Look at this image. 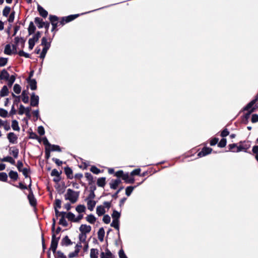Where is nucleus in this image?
I'll use <instances>...</instances> for the list:
<instances>
[{
	"instance_id": "9b49d317",
	"label": "nucleus",
	"mask_w": 258,
	"mask_h": 258,
	"mask_svg": "<svg viewBox=\"0 0 258 258\" xmlns=\"http://www.w3.org/2000/svg\"><path fill=\"white\" fill-rule=\"evenodd\" d=\"M121 180L119 178L112 180L110 182V188L113 189H115L118 185L121 183Z\"/></svg>"
},
{
	"instance_id": "f03ea898",
	"label": "nucleus",
	"mask_w": 258,
	"mask_h": 258,
	"mask_svg": "<svg viewBox=\"0 0 258 258\" xmlns=\"http://www.w3.org/2000/svg\"><path fill=\"white\" fill-rule=\"evenodd\" d=\"M59 239V237H56L55 234L52 233L50 249L52 251L53 254H55V253L56 252V250L57 247Z\"/></svg>"
},
{
	"instance_id": "864d4df0",
	"label": "nucleus",
	"mask_w": 258,
	"mask_h": 258,
	"mask_svg": "<svg viewBox=\"0 0 258 258\" xmlns=\"http://www.w3.org/2000/svg\"><path fill=\"white\" fill-rule=\"evenodd\" d=\"M8 59L4 57H0V67H4L7 63Z\"/></svg>"
},
{
	"instance_id": "bf43d9fd",
	"label": "nucleus",
	"mask_w": 258,
	"mask_h": 258,
	"mask_svg": "<svg viewBox=\"0 0 258 258\" xmlns=\"http://www.w3.org/2000/svg\"><path fill=\"white\" fill-rule=\"evenodd\" d=\"M254 108H252V109H251L250 110H249V111H248V112H247V113H246V114L244 115V118L245 119V120H246V121H248V119H249V117H250V114H251L252 112H253V111H254Z\"/></svg>"
},
{
	"instance_id": "473e14b6",
	"label": "nucleus",
	"mask_w": 258,
	"mask_h": 258,
	"mask_svg": "<svg viewBox=\"0 0 258 258\" xmlns=\"http://www.w3.org/2000/svg\"><path fill=\"white\" fill-rule=\"evenodd\" d=\"M76 210L79 213H83L86 210V207L83 205H79L76 207Z\"/></svg>"
},
{
	"instance_id": "e433bc0d",
	"label": "nucleus",
	"mask_w": 258,
	"mask_h": 258,
	"mask_svg": "<svg viewBox=\"0 0 258 258\" xmlns=\"http://www.w3.org/2000/svg\"><path fill=\"white\" fill-rule=\"evenodd\" d=\"M22 100L25 103H27L29 101V97L25 91L22 93Z\"/></svg>"
},
{
	"instance_id": "423d86ee",
	"label": "nucleus",
	"mask_w": 258,
	"mask_h": 258,
	"mask_svg": "<svg viewBox=\"0 0 258 258\" xmlns=\"http://www.w3.org/2000/svg\"><path fill=\"white\" fill-rule=\"evenodd\" d=\"M250 147L249 144H243L237 147L236 150H233V152H239L241 151L246 152V150Z\"/></svg>"
},
{
	"instance_id": "b1692460",
	"label": "nucleus",
	"mask_w": 258,
	"mask_h": 258,
	"mask_svg": "<svg viewBox=\"0 0 258 258\" xmlns=\"http://www.w3.org/2000/svg\"><path fill=\"white\" fill-rule=\"evenodd\" d=\"M9 90L7 86H4L2 88L0 92V96L1 97H5L8 95Z\"/></svg>"
},
{
	"instance_id": "680f3d73",
	"label": "nucleus",
	"mask_w": 258,
	"mask_h": 258,
	"mask_svg": "<svg viewBox=\"0 0 258 258\" xmlns=\"http://www.w3.org/2000/svg\"><path fill=\"white\" fill-rule=\"evenodd\" d=\"M4 129L8 131L10 130L11 127L9 122L7 120H5V123L3 124Z\"/></svg>"
},
{
	"instance_id": "a18cd8bd",
	"label": "nucleus",
	"mask_w": 258,
	"mask_h": 258,
	"mask_svg": "<svg viewBox=\"0 0 258 258\" xmlns=\"http://www.w3.org/2000/svg\"><path fill=\"white\" fill-rule=\"evenodd\" d=\"M135 187L134 186H127L125 189V194L127 196H130L133 191Z\"/></svg>"
},
{
	"instance_id": "5fc2aeb1",
	"label": "nucleus",
	"mask_w": 258,
	"mask_h": 258,
	"mask_svg": "<svg viewBox=\"0 0 258 258\" xmlns=\"http://www.w3.org/2000/svg\"><path fill=\"white\" fill-rule=\"evenodd\" d=\"M61 201L59 199H56L55 200L54 209H59L61 208Z\"/></svg>"
},
{
	"instance_id": "49530a36",
	"label": "nucleus",
	"mask_w": 258,
	"mask_h": 258,
	"mask_svg": "<svg viewBox=\"0 0 258 258\" xmlns=\"http://www.w3.org/2000/svg\"><path fill=\"white\" fill-rule=\"evenodd\" d=\"M8 179V175L5 172L0 173V181H6Z\"/></svg>"
},
{
	"instance_id": "39448f33",
	"label": "nucleus",
	"mask_w": 258,
	"mask_h": 258,
	"mask_svg": "<svg viewBox=\"0 0 258 258\" xmlns=\"http://www.w3.org/2000/svg\"><path fill=\"white\" fill-rule=\"evenodd\" d=\"M7 138L10 143L15 144L17 143L18 137L13 132L9 133L7 135Z\"/></svg>"
},
{
	"instance_id": "a19ab883",
	"label": "nucleus",
	"mask_w": 258,
	"mask_h": 258,
	"mask_svg": "<svg viewBox=\"0 0 258 258\" xmlns=\"http://www.w3.org/2000/svg\"><path fill=\"white\" fill-rule=\"evenodd\" d=\"M64 171H65V173L67 174V176L69 178H72L73 171H72V170L70 168H69V167L66 168L64 169Z\"/></svg>"
},
{
	"instance_id": "4c0bfd02",
	"label": "nucleus",
	"mask_w": 258,
	"mask_h": 258,
	"mask_svg": "<svg viewBox=\"0 0 258 258\" xmlns=\"http://www.w3.org/2000/svg\"><path fill=\"white\" fill-rule=\"evenodd\" d=\"M30 204L31 205L34 206L36 204V201L33 195H29L28 196Z\"/></svg>"
},
{
	"instance_id": "c756f323",
	"label": "nucleus",
	"mask_w": 258,
	"mask_h": 258,
	"mask_svg": "<svg viewBox=\"0 0 258 258\" xmlns=\"http://www.w3.org/2000/svg\"><path fill=\"white\" fill-rule=\"evenodd\" d=\"M122 179L128 183H133L134 181V179L131 178L128 173L124 174Z\"/></svg>"
},
{
	"instance_id": "58836bf2",
	"label": "nucleus",
	"mask_w": 258,
	"mask_h": 258,
	"mask_svg": "<svg viewBox=\"0 0 258 258\" xmlns=\"http://www.w3.org/2000/svg\"><path fill=\"white\" fill-rule=\"evenodd\" d=\"M41 45L44 47L48 46V48H49L50 46V43L47 42V39L46 37H43L41 40Z\"/></svg>"
},
{
	"instance_id": "aec40b11",
	"label": "nucleus",
	"mask_w": 258,
	"mask_h": 258,
	"mask_svg": "<svg viewBox=\"0 0 258 258\" xmlns=\"http://www.w3.org/2000/svg\"><path fill=\"white\" fill-rule=\"evenodd\" d=\"M98 238L100 241H102L104 239L105 231L103 228H100L98 231Z\"/></svg>"
},
{
	"instance_id": "4d7b16f0",
	"label": "nucleus",
	"mask_w": 258,
	"mask_h": 258,
	"mask_svg": "<svg viewBox=\"0 0 258 258\" xmlns=\"http://www.w3.org/2000/svg\"><path fill=\"white\" fill-rule=\"evenodd\" d=\"M102 220L105 224H108L110 222V217L108 215H105Z\"/></svg>"
},
{
	"instance_id": "6e6d98bb",
	"label": "nucleus",
	"mask_w": 258,
	"mask_h": 258,
	"mask_svg": "<svg viewBox=\"0 0 258 258\" xmlns=\"http://www.w3.org/2000/svg\"><path fill=\"white\" fill-rule=\"evenodd\" d=\"M55 258H66V256L62 252L60 251H57L55 253Z\"/></svg>"
},
{
	"instance_id": "a878e982",
	"label": "nucleus",
	"mask_w": 258,
	"mask_h": 258,
	"mask_svg": "<svg viewBox=\"0 0 258 258\" xmlns=\"http://www.w3.org/2000/svg\"><path fill=\"white\" fill-rule=\"evenodd\" d=\"M1 160L3 162H9L11 164H12V165H15V160L12 157H10V156L5 157L3 158V159H2Z\"/></svg>"
},
{
	"instance_id": "37998d69",
	"label": "nucleus",
	"mask_w": 258,
	"mask_h": 258,
	"mask_svg": "<svg viewBox=\"0 0 258 258\" xmlns=\"http://www.w3.org/2000/svg\"><path fill=\"white\" fill-rule=\"evenodd\" d=\"M13 90L15 93L19 94L21 92V88L19 85L16 84L14 86Z\"/></svg>"
},
{
	"instance_id": "603ef678",
	"label": "nucleus",
	"mask_w": 258,
	"mask_h": 258,
	"mask_svg": "<svg viewBox=\"0 0 258 258\" xmlns=\"http://www.w3.org/2000/svg\"><path fill=\"white\" fill-rule=\"evenodd\" d=\"M35 40H33V39H32L31 38H30L28 41L29 43V48L30 49H32L35 45Z\"/></svg>"
},
{
	"instance_id": "0eeeda50",
	"label": "nucleus",
	"mask_w": 258,
	"mask_h": 258,
	"mask_svg": "<svg viewBox=\"0 0 258 258\" xmlns=\"http://www.w3.org/2000/svg\"><path fill=\"white\" fill-rule=\"evenodd\" d=\"M79 230L81 233L86 234V233H88L91 231V227L86 224H82L80 227Z\"/></svg>"
},
{
	"instance_id": "393cba45",
	"label": "nucleus",
	"mask_w": 258,
	"mask_h": 258,
	"mask_svg": "<svg viewBox=\"0 0 258 258\" xmlns=\"http://www.w3.org/2000/svg\"><path fill=\"white\" fill-rule=\"evenodd\" d=\"M48 150H49V151H57V152H61V149L60 147L58 145H50L49 147L48 148Z\"/></svg>"
},
{
	"instance_id": "8fccbe9b",
	"label": "nucleus",
	"mask_w": 258,
	"mask_h": 258,
	"mask_svg": "<svg viewBox=\"0 0 258 258\" xmlns=\"http://www.w3.org/2000/svg\"><path fill=\"white\" fill-rule=\"evenodd\" d=\"M59 224L64 227H67L68 225V223L65 218L61 217L59 221Z\"/></svg>"
},
{
	"instance_id": "09e8293b",
	"label": "nucleus",
	"mask_w": 258,
	"mask_h": 258,
	"mask_svg": "<svg viewBox=\"0 0 258 258\" xmlns=\"http://www.w3.org/2000/svg\"><path fill=\"white\" fill-rule=\"evenodd\" d=\"M226 139L223 138L221 140L219 143L218 144V147L221 148H223L226 145Z\"/></svg>"
},
{
	"instance_id": "6ab92c4d",
	"label": "nucleus",
	"mask_w": 258,
	"mask_h": 258,
	"mask_svg": "<svg viewBox=\"0 0 258 258\" xmlns=\"http://www.w3.org/2000/svg\"><path fill=\"white\" fill-rule=\"evenodd\" d=\"M61 243V245H62L68 246L69 245L72 244V242L69 238V237L68 236H66L62 238Z\"/></svg>"
},
{
	"instance_id": "dca6fc26",
	"label": "nucleus",
	"mask_w": 258,
	"mask_h": 258,
	"mask_svg": "<svg viewBox=\"0 0 258 258\" xmlns=\"http://www.w3.org/2000/svg\"><path fill=\"white\" fill-rule=\"evenodd\" d=\"M28 83L30 85V89L32 90H35L37 88V83L35 79H29L28 80Z\"/></svg>"
},
{
	"instance_id": "69168bd1",
	"label": "nucleus",
	"mask_w": 258,
	"mask_h": 258,
	"mask_svg": "<svg viewBox=\"0 0 258 258\" xmlns=\"http://www.w3.org/2000/svg\"><path fill=\"white\" fill-rule=\"evenodd\" d=\"M25 107L22 104L20 105L19 109V114L20 115H22L25 113Z\"/></svg>"
},
{
	"instance_id": "7ed1b4c3",
	"label": "nucleus",
	"mask_w": 258,
	"mask_h": 258,
	"mask_svg": "<svg viewBox=\"0 0 258 258\" xmlns=\"http://www.w3.org/2000/svg\"><path fill=\"white\" fill-rule=\"evenodd\" d=\"M82 245L81 242L77 243L75 246V251L69 253V254L68 255L69 257L74 258L77 257L78 255V253Z\"/></svg>"
},
{
	"instance_id": "a211bd4d",
	"label": "nucleus",
	"mask_w": 258,
	"mask_h": 258,
	"mask_svg": "<svg viewBox=\"0 0 258 258\" xmlns=\"http://www.w3.org/2000/svg\"><path fill=\"white\" fill-rule=\"evenodd\" d=\"M34 21L39 28H42L43 27L44 22L43 21L42 19L39 17H36Z\"/></svg>"
},
{
	"instance_id": "4468645a",
	"label": "nucleus",
	"mask_w": 258,
	"mask_h": 258,
	"mask_svg": "<svg viewBox=\"0 0 258 258\" xmlns=\"http://www.w3.org/2000/svg\"><path fill=\"white\" fill-rule=\"evenodd\" d=\"M37 10L40 15L43 18H46L47 16V12L40 5H38Z\"/></svg>"
},
{
	"instance_id": "3c124183",
	"label": "nucleus",
	"mask_w": 258,
	"mask_h": 258,
	"mask_svg": "<svg viewBox=\"0 0 258 258\" xmlns=\"http://www.w3.org/2000/svg\"><path fill=\"white\" fill-rule=\"evenodd\" d=\"M8 111L3 109V108H0V116L3 117H6L8 116Z\"/></svg>"
},
{
	"instance_id": "774afa93",
	"label": "nucleus",
	"mask_w": 258,
	"mask_h": 258,
	"mask_svg": "<svg viewBox=\"0 0 258 258\" xmlns=\"http://www.w3.org/2000/svg\"><path fill=\"white\" fill-rule=\"evenodd\" d=\"M120 258H127L122 249H120L118 252Z\"/></svg>"
},
{
	"instance_id": "cd10ccee",
	"label": "nucleus",
	"mask_w": 258,
	"mask_h": 258,
	"mask_svg": "<svg viewBox=\"0 0 258 258\" xmlns=\"http://www.w3.org/2000/svg\"><path fill=\"white\" fill-rule=\"evenodd\" d=\"M12 127L13 130L16 131H20V128L19 126L18 122L16 120H13L12 123Z\"/></svg>"
},
{
	"instance_id": "338daca9",
	"label": "nucleus",
	"mask_w": 258,
	"mask_h": 258,
	"mask_svg": "<svg viewBox=\"0 0 258 258\" xmlns=\"http://www.w3.org/2000/svg\"><path fill=\"white\" fill-rule=\"evenodd\" d=\"M251 121L253 123L258 121V114H254L252 115Z\"/></svg>"
},
{
	"instance_id": "e2e57ef3",
	"label": "nucleus",
	"mask_w": 258,
	"mask_h": 258,
	"mask_svg": "<svg viewBox=\"0 0 258 258\" xmlns=\"http://www.w3.org/2000/svg\"><path fill=\"white\" fill-rule=\"evenodd\" d=\"M59 172L55 169H54L52 170L51 173V175L52 176H56L57 178L59 177Z\"/></svg>"
},
{
	"instance_id": "c85d7f7f",
	"label": "nucleus",
	"mask_w": 258,
	"mask_h": 258,
	"mask_svg": "<svg viewBox=\"0 0 258 258\" xmlns=\"http://www.w3.org/2000/svg\"><path fill=\"white\" fill-rule=\"evenodd\" d=\"M105 183L106 182L105 177H101L98 179L97 184L98 186L104 187L105 185Z\"/></svg>"
},
{
	"instance_id": "9d476101",
	"label": "nucleus",
	"mask_w": 258,
	"mask_h": 258,
	"mask_svg": "<svg viewBox=\"0 0 258 258\" xmlns=\"http://www.w3.org/2000/svg\"><path fill=\"white\" fill-rule=\"evenodd\" d=\"M212 150V149L210 148L204 147L202 150L198 153V155L200 157L205 156L211 153Z\"/></svg>"
},
{
	"instance_id": "f257e3e1",
	"label": "nucleus",
	"mask_w": 258,
	"mask_h": 258,
	"mask_svg": "<svg viewBox=\"0 0 258 258\" xmlns=\"http://www.w3.org/2000/svg\"><path fill=\"white\" fill-rule=\"evenodd\" d=\"M79 195V191H76L71 188H68L64 196V199L69 201L72 204H74L78 200Z\"/></svg>"
},
{
	"instance_id": "c03bdc74",
	"label": "nucleus",
	"mask_w": 258,
	"mask_h": 258,
	"mask_svg": "<svg viewBox=\"0 0 258 258\" xmlns=\"http://www.w3.org/2000/svg\"><path fill=\"white\" fill-rule=\"evenodd\" d=\"M49 48H48V46L47 47H44L43 49H42V52H41L40 53V57L42 59H44L45 55H46V54L47 52V50H48Z\"/></svg>"
},
{
	"instance_id": "7c9ffc66",
	"label": "nucleus",
	"mask_w": 258,
	"mask_h": 258,
	"mask_svg": "<svg viewBox=\"0 0 258 258\" xmlns=\"http://www.w3.org/2000/svg\"><path fill=\"white\" fill-rule=\"evenodd\" d=\"M9 175L11 179L14 180H16L18 177L17 172L16 171H14L13 170L10 171V172L9 173Z\"/></svg>"
},
{
	"instance_id": "f704fd0d",
	"label": "nucleus",
	"mask_w": 258,
	"mask_h": 258,
	"mask_svg": "<svg viewBox=\"0 0 258 258\" xmlns=\"http://www.w3.org/2000/svg\"><path fill=\"white\" fill-rule=\"evenodd\" d=\"M36 29L35 26H34L33 23L31 22L29 24L28 27V32L29 35L33 34Z\"/></svg>"
},
{
	"instance_id": "2f4dec72",
	"label": "nucleus",
	"mask_w": 258,
	"mask_h": 258,
	"mask_svg": "<svg viewBox=\"0 0 258 258\" xmlns=\"http://www.w3.org/2000/svg\"><path fill=\"white\" fill-rule=\"evenodd\" d=\"M4 53L7 55H11L12 53V50L10 44H8L5 46Z\"/></svg>"
},
{
	"instance_id": "052dcab7",
	"label": "nucleus",
	"mask_w": 258,
	"mask_h": 258,
	"mask_svg": "<svg viewBox=\"0 0 258 258\" xmlns=\"http://www.w3.org/2000/svg\"><path fill=\"white\" fill-rule=\"evenodd\" d=\"M90 171L96 174H98L100 172V170L95 166H92Z\"/></svg>"
},
{
	"instance_id": "de8ad7c7",
	"label": "nucleus",
	"mask_w": 258,
	"mask_h": 258,
	"mask_svg": "<svg viewBox=\"0 0 258 258\" xmlns=\"http://www.w3.org/2000/svg\"><path fill=\"white\" fill-rule=\"evenodd\" d=\"M11 8L9 7H6L3 11V16L7 17L10 13Z\"/></svg>"
},
{
	"instance_id": "f8f14e48",
	"label": "nucleus",
	"mask_w": 258,
	"mask_h": 258,
	"mask_svg": "<svg viewBox=\"0 0 258 258\" xmlns=\"http://www.w3.org/2000/svg\"><path fill=\"white\" fill-rule=\"evenodd\" d=\"M87 202V207L88 209L90 211H92L96 205V202L91 199H86Z\"/></svg>"
},
{
	"instance_id": "412c9836",
	"label": "nucleus",
	"mask_w": 258,
	"mask_h": 258,
	"mask_svg": "<svg viewBox=\"0 0 258 258\" xmlns=\"http://www.w3.org/2000/svg\"><path fill=\"white\" fill-rule=\"evenodd\" d=\"M10 153L15 158H17L19 154V150L15 147L10 149Z\"/></svg>"
},
{
	"instance_id": "72a5a7b5",
	"label": "nucleus",
	"mask_w": 258,
	"mask_h": 258,
	"mask_svg": "<svg viewBox=\"0 0 258 258\" xmlns=\"http://www.w3.org/2000/svg\"><path fill=\"white\" fill-rule=\"evenodd\" d=\"M66 217L69 220L72 222H75V215L72 212H69L67 214Z\"/></svg>"
},
{
	"instance_id": "5701e85b",
	"label": "nucleus",
	"mask_w": 258,
	"mask_h": 258,
	"mask_svg": "<svg viewBox=\"0 0 258 258\" xmlns=\"http://www.w3.org/2000/svg\"><path fill=\"white\" fill-rule=\"evenodd\" d=\"M99 251L97 249L92 248L90 250V258H98Z\"/></svg>"
},
{
	"instance_id": "f3484780",
	"label": "nucleus",
	"mask_w": 258,
	"mask_h": 258,
	"mask_svg": "<svg viewBox=\"0 0 258 258\" xmlns=\"http://www.w3.org/2000/svg\"><path fill=\"white\" fill-rule=\"evenodd\" d=\"M105 213L104 206L100 205L97 207L96 213L99 216L103 215Z\"/></svg>"
},
{
	"instance_id": "20e7f679",
	"label": "nucleus",
	"mask_w": 258,
	"mask_h": 258,
	"mask_svg": "<svg viewBox=\"0 0 258 258\" xmlns=\"http://www.w3.org/2000/svg\"><path fill=\"white\" fill-rule=\"evenodd\" d=\"M39 96L32 93L31 95L30 105L32 106H37L39 104Z\"/></svg>"
},
{
	"instance_id": "ea45409f",
	"label": "nucleus",
	"mask_w": 258,
	"mask_h": 258,
	"mask_svg": "<svg viewBox=\"0 0 258 258\" xmlns=\"http://www.w3.org/2000/svg\"><path fill=\"white\" fill-rule=\"evenodd\" d=\"M255 103V100L251 101L245 107L244 110L249 111L252 108V106Z\"/></svg>"
},
{
	"instance_id": "2eb2a0df",
	"label": "nucleus",
	"mask_w": 258,
	"mask_h": 258,
	"mask_svg": "<svg viewBox=\"0 0 258 258\" xmlns=\"http://www.w3.org/2000/svg\"><path fill=\"white\" fill-rule=\"evenodd\" d=\"M111 226L114 227L118 231L117 234L119 236V221L116 220H113L111 224Z\"/></svg>"
},
{
	"instance_id": "1a4fd4ad",
	"label": "nucleus",
	"mask_w": 258,
	"mask_h": 258,
	"mask_svg": "<svg viewBox=\"0 0 258 258\" xmlns=\"http://www.w3.org/2000/svg\"><path fill=\"white\" fill-rule=\"evenodd\" d=\"M79 15H70L67 17L62 18V21L60 22L63 25L65 23H68L72 21L78 17Z\"/></svg>"
},
{
	"instance_id": "6e6552de",
	"label": "nucleus",
	"mask_w": 258,
	"mask_h": 258,
	"mask_svg": "<svg viewBox=\"0 0 258 258\" xmlns=\"http://www.w3.org/2000/svg\"><path fill=\"white\" fill-rule=\"evenodd\" d=\"M49 20L52 25V31H53L57 26L58 18L55 16L50 15Z\"/></svg>"
},
{
	"instance_id": "13d9d810",
	"label": "nucleus",
	"mask_w": 258,
	"mask_h": 258,
	"mask_svg": "<svg viewBox=\"0 0 258 258\" xmlns=\"http://www.w3.org/2000/svg\"><path fill=\"white\" fill-rule=\"evenodd\" d=\"M18 54L21 56H24L26 58H29L30 55L29 53L24 52L23 50H20Z\"/></svg>"
},
{
	"instance_id": "79ce46f5",
	"label": "nucleus",
	"mask_w": 258,
	"mask_h": 258,
	"mask_svg": "<svg viewBox=\"0 0 258 258\" xmlns=\"http://www.w3.org/2000/svg\"><path fill=\"white\" fill-rule=\"evenodd\" d=\"M15 77L14 75H12L9 78L8 80H7V81H8V85L9 87H11L12 86L15 81Z\"/></svg>"
},
{
	"instance_id": "0e129e2a",
	"label": "nucleus",
	"mask_w": 258,
	"mask_h": 258,
	"mask_svg": "<svg viewBox=\"0 0 258 258\" xmlns=\"http://www.w3.org/2000/svg\"><path fill=\"white\" fill-rule=\"evenodd\" d=\"M86 239V234L81 233L79 234V239L81 242H85Z\"/></svg>"
},
{
	"instance_id": "ddd939ff",
	"label": "nucleus",
	"mask_w": 258,
	"mask_h": 258,
	"mask_svg": "<svg viewBox=\"0 0 258 258\" xmlns=\"http://www.w3.org/2000/svg\"><path fill=\"white\" fill-rule=\"evenodd\" d=\"M10 77L9 74L8 72L5 70H3L0 73V80H8Z\"/></svg>"
},
{
	"instance_id": "bb28decb",
	"label": "nucleus",
	"mask_w": 258,
	"mask_h": 258,
	"mask_svg": "<svg viewBox=\"0 0 258 258\" xmlns=\"http://www.w3.org/2000/svg\"><path fill=\"white\" fill-rule=\"evenodd\" d=\"M86 220L91 224H94L96 220V218L92 214H90V215H88L86 217Z\"/></svg>"
},
{
	"instance_id": "c9c22d12",
	"label": "nucleus",
	"mask_w": 258,
	"mask_h": 258,
	"mask_svg": "<svg viewBox=\"0 0 258 258\" xmlns=\"http://www.w3.org/2000/svg\"><path fill=\"white\" fill-rule=\"evenodd\" d=\"M111 216L113 220H119L120 217V213L116 210H113Z\"/></svg>"
},
{
	"instance_id": "4be33fe9",
	"label": "nucleus",
	"mask_w": 258,
	"mask_h": 258,
	"mask_svg": "<svg viewBox=\"0 0 258 258\" xmlns=\"http://www.w3.org/2000/svg\"><path fill=\"white\" fill-rule=\"evenodd\" d=\"M100 256L101 258H112V254L108 249H106L105 252L101 253Z\"/></svg>"
}]
</instances>
